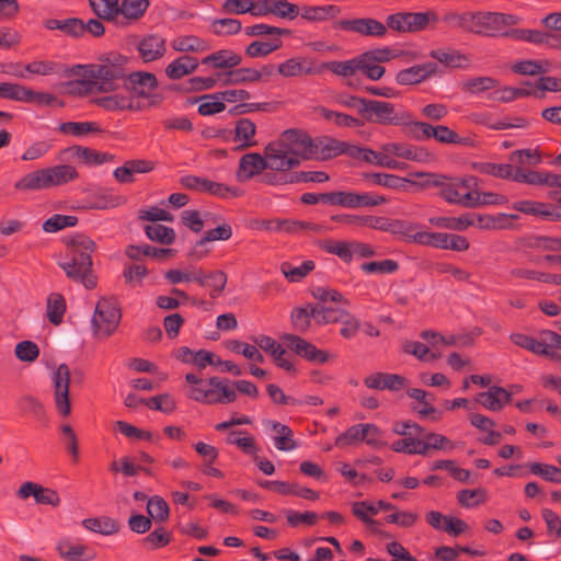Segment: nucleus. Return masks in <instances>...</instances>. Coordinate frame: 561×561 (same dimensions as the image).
<instances>
[{"label":"nucleus","mask_w":561,"mask_h":561,"mask_svg":"<svg viewBox=\"0 0 561 561\" xmlns=\"http://www.w3.org/2000/svg\"><path fill=\"white\" fill-rule=\"evenodd\" d=\"M360 270L367 274H392L399 270V264L393 260L366 262L360 265Z\"/></svg>","instance_id":"63"},{"label":"nucleus","mask_w":561,"mask_h":561,"mask_svg":"<svg viewBox=\"0 0 561 561\" xmlns=\"http://www.w3.org/2000/svg\"><path fill=\"white\" fill-rule=\"evenodd\" d=\"M198 68V61L190 55H182L170 62L165 68V75L171 80H180L191 75Z\"/></svg>","instance_id":"25"},{"label":"nucleus","mask_w":561,"mask_h":561,"mask_svg":"<svg viewBox=\"0 0 561 561\" xmlns=\"http://www.w3.org/2000/svg\"><path fill=\"white\" fill-rule=\"evenodd\" d=\"M483 18L484 35L486 36H495L506 26L515 25L518 23V18L513 14L483 12Z\"/></svg>","instance_id":"23"},{"label":"nucleus","mask_w":561,"mask_h":561,"mask_svg":"<svg viewBox=\"0 0 561 561\" xmlns=\"http://www.w3.org/2000/svg\"><path fill=\"white\" fill-rule=\"evenodd\" d=\"M499 85V81L492 77H477L461 82V90L470 94H479Z\"/></svg>","instance_id":"49"},{"label":"nucleus","mask_w":561,"mask_h":561,"mask_svg":"<svg viewBox=\"0 0 561 561\" xmlns=\"http://www.w3.org/2000/svg\"><path fill=\"white\" fill-rule=\"evenodd\" d=\"M283 46L279 37L270 41H253L245 47V55L250 58L266 57Z\"/></svg>","instance_id":"38"},{"label":"nucleus","mask_w":561,"mask_h":561,"mask_svg":"<svg viewBox=\"0 0 561 561\" xmlns=\"http://www.w3.org/2000/svg\"><path fill=\"white\" fill-rule=\"evenodd\" d=\"M333 28L352 32L365 37H385L387 25L374 18H356L339 20L333 23Z\"/></svg>","instance_id":"8"},{"label":"nucleus","mask_w":561,"mask_h":561,"mask_svg":"<svg viewBox=\"0 0 561 561\" xmlns=\"http://www.w3.org/2000/svg\"><path fill=\"white\" fill-rule=\"evenodd\" d=\"M440 73L442 71L437 64L428 61L400 70L396 75V81L401 85L419 84L432 77L439 76Z\"/></svg>","instance_id":"11"},{"label":"nucleus","mask_w":561,"mask_h":561,"mask_svg":"<svg viewBox=\"0 0 561 561\" xmlns=\"http://www.w3.org/2000/svg\"><path fill=\"white\" fill-rule=\"evenodd\" d=\"M393 449L396 451H403L408 454H426V445L424 437L421 438V435H413L403 437L402 439L396 442L393 444Z\"/></svg>","instance_id":"53"},{"label":"nucleus","mask_w":561,"mask_h":561,"mask_svg":"<svg viewBox=\"0 0 561 561\" xmlns=\"http://www.w3.org/2000/svg\"><path fill=\"white\" fill-rule=\"evenodd\" d=\"M122 318L121 309L113 299L101 298L92 317V329L95 336L110 337L118 328Z\"/></svg>","instance_id":"6"},{"label":"nucleus","mask_w":561,"mask_h":561,"mask_svg":"<svg viewBox=\"0 0 561 561\" xmlns=\"http://www.w3.org/2000/svg\"><path fill=\"white\" fill-rule=\"evenodd\" d=\"M363 108V119L378 125L401 126L409 122V112L386 101L369 99Z\"/></svg>","instance_id":"5"},{"label":"nucleus","mask_w":561,"mask_h":561,"mask_svg":"<svg viewBox=\"0 0 561 561\" xmlns=\"http://www.w3.org/2000/svg\"><path fill=\"white\" fill-rule=\"evenodd\" d=\"M149 4V0H123L119 3V14L130 21H137L145 15Z\"/></svg>","instance_id":"44"},{"label":"nucleus","mask_w":561,"mask_h":561,"mask_svg":"<svg viewBox=\"0 0 561 561\" xmlns=\"http://www.w3.org/2000/svg\"><path fill=\"white\" fill-rule=\"evenodd\" d=\"M187 102L190 104H195L199 102L197 112L202 116L215 115L226 110V104L225 102H222L219 92L196 96L190 99Z\"/></svg>","instance_id":"29"},{"label":"nucleus","mask_w":561,"mask_h":561,"mask_svg":"<svg viewBox=\"0 0 561 561\" xmlns=\"http://www.w3.org/2000/svg\"><path fill=\"white\" fill-rule=\"evenodd\" d=\"M291 169L271 170L263 173L259 182L265 185L279 186L296 183L295 172H289Z\"/></svg>","instance_id":"47"},{"label":"nucleus","mask_w":561,"mask_h":561,"mask_svg":"<svg viewBox=\"0 0 561 561\" xmlns=\"http://www.w3.org/2000/svg\"><path fill=\"white\" fill-rule=\"evenodd\" d=\"M404 128V133L408 137L424 141L433 138V125L425 122H417L412 119V115L409 113V122L401 125Z\"/></svg>","instance_id":"41"},{"label":"nucleus","mask_w":561,"mask_h":561,"mask_svg":"<svg viewBox=\"0 0 561 561\" xmlns=\"http://www.w3.org/2000/svg\"><path fill=\"white\" fill-rule=\"evenodd\" d=\"M55 403L59 414L67 417L70 414L69 385L70 369L67 364H60L53 376Z\"/></svg>","instance_id":"9"},{"label":"nucleus","mask_w":561,"mask_h":561,"mask_svg":"<svg viewBox=\"0 0 561 561\" xmlns=\"http://www.w3.org/2000/svg\"><path fill=\"white\" fill-rule=\"evenodd\" d=\"M242 28L241 21L232 18L217 19L211 23V31L217 36L234 35Z\"/></svg>","instance_id":"58"},{"label":"nucleus","mask_w":561,"mask_h":561,"mask_svg":"<svg viewBox=\"0 0 561 561\" xmlns=\"http://www.w3.org/2000/svg\"><path fill=\"white\" fill-rule=\"evenodd\" d=\"M46 172L45 168L25 174L15 182L14 188L18 191H41L50 187Z\"/></svg>","instance_id":"31"},{"label":"nucleus","mask_w":561,"mask_h":561,"mask_svg":"<svg viewBox=\"0 0 561 561\" xmlns=\"http://www.w3.org/2000/svg\"><path fill=\"white\" fill-rule=\"evenodd\" d=\"M314 267L316 264L311 260L302 262L299 266H293L289 262H284L280 265V271L289 282L297 283L302 280Z\"/></svg>","instance_id":"43"},{"label":"nucleus","mask_w":561,"mask_h":561,"mask_svg":"<svg viewBox=\"0 0 561 561\" xmlns=\"http://www.w3.org/2000/svg\"><path fill=\"white\" fill-rule=\"evenodd\" d=\"M359 442L367 444L378 443V428L370 423L354 425L337 436L335 445L346 447Z\"/></svg>","instance_id":"12"},{"label":"nucleus","mask_w":561,"mask_h":561,"mask_svg":"<svg viewBox=\"0 0 561 561\" xmlns=\"http://www.w3.org/2000/svg\"><path fill=\"white\" fill-rule=\"evenodd\" d=\"M513 391H507L500 386H491L486 391L480 392L476 396L473 403L481 405L486 410L497 412L505 405L512 402Z\"/></svg>","instance_id":"14"},{"label":"nucleus","mask_w":561,"mask_h":561,"mask_svg":"<svg viewBox=\"0 0 561 561\" xmlns=\"http://www.w3.org/2000/svg\"><path fill=\"white\" fill-rule=\"evenodd\" d=\"M188 396L206 404H226L237 399L236 389L230 386V381L219 377L205 379L198 386L191 387Z\"/></svg>","instance_id":"4"},{"label":"nucleus","mask_w":561,"mask_h":561,"mask_svg":"<svg viewBox=\"0 0 561 561\" xmlns=\"http://www.w3.org/2000/svg\"><path fill=\"white\" fill-rule=\"evenodd\" d=\"M256 133V126L250 118H240L236 123L234 140L241 141L236 150L241 151L256 145L253 139Z\"/></svg>","instance_id":"30"},{"label":"nucleus","mask_w":561,"mask_h":561,"mask_svg":"<svg viewBox=\"0 0 561 561\" xmlns=\"http://www.w3.org/2000/svg\"><path fill=\"white\" fill-rule=\"evenodd\" d=\"M439 183L440 185H437V188H439L438 195L445 202L462 207H473L474 203L472 202L471 192H460L458 184L455 183L451 176L443 174V179H439Z\"/></svg>","instance_id":"16"},{"label":"nucleus","mask_w":561,"mask_h":561,"mask_svg":"<svg viewBox=\"0 0 561 561\" xmlns=\"http://www.w3.org/2000/svg\"><path fill=\"white\" fill-rule=\"evenodd\" d=\"M218 80L224 85L254 83L260 81V73L254 68H238L224 73H218Z\"/></svg>","instance_id":"28"},{"label":"nucleus","mask_w":561,"mask_h":561,"mask_svg":"<svg viewBox=\"0 0 561 561\" xmlns=\"http://www.w3.org/2000/svg\"><path fill=\"white\" fill-rule=\"evenodd\" d=\"M319 245L323 251L337 255L346 263H350L353 259L352 242L324 240Z\"/></svg>","instance_id":"52"},{"label":"nucleus","mask_w":561,"mask_h":561,"mask_svg":"<svg viewBox=\"0 0 561 561\" xmlns=\"http://www.w3.org/2000/svg\"><path fill=\"white\" fill-rule=\"evenodd\" d=\"M282 340L290 351L311 363L324 364L329 359L327 352L319 350L316 345L298 335L287 333L282 336Z\"/></svg>","instance_id":"10"},{"label":"nucleus","mask_w":561,"mask_h":561,"mask_svg":"<svg viewBox=\"0 0 561 561\" xmlns=\"http://www.w3.org/2000/svg\"><path fill=\"white\" fill-rule=\"evenodd\" d=\"M428 56L449 68H463L470 61L468 56L454 48L432 49Z\"/></svg>","instance_id":"27"},{"label":"nucleus","mask_w":561,"mask_h":561,"mask_svg":"<svg viewBox=\"0 0 561 561\" xmlns=\"http://www.w3.org/2000/svg\"><path fill=\"white\" fill-rule=\"evenodd\" d=\"M363 179L371 181L376 185L397 191H404L407 188L408 181H410L408 178H401L389 173H363Z\"/></svg>","instance_id":"34"},{"label":"nucleus","mask_w":561,"mask_h":561,"mask_svg":"<svg viewBox=\"0 0 561 561\" xmlns=\"http://www.w3.org/2000/svg\"><path fill=\"white\" fill-rule=\"evenodd\" d=\"M147 237L154 242L170 245L175 241L176 234L173 228L154 224L145 227Z\"/></svg>","instance_id":"45"},{"label":"nucleus","mask_w":561,"mask_h":561,"mask_svg":"<svg viewBox=\"0 0 561 561\" xmlns=\"http://www.w3.org/2000/svg\"><path fill=\"white\" fill-rule=\"evenodd\" d=\"M341 8L334 4L328 5H304L301 18L309 22H323L336 18Z\"/></svg>","instance_id":"32"},{"label":"nucleus","mask_w":561,"mask_h":561,"mask_svg":"<svg viewBox=\"0 0 561 561\" xmlns=\"http://www.w3.org/2000/svg\"><path fill=\"white\" fill-rule=\"evenodd\" d=\"M66 312V300L61 294L53 293L47 299V317L48 320L58 325L62 322Z\"/></svg>","instance_id":"46"},{"label":"nucleus","mask_w":561,"mask_h":561,"mask_svg":"<svg viewBox=\"0 0 561 561\" xmlns=\"http://www.w3.org/2000/svg\"><path fill=\"white\" fill-rule=\"evenodd\" d=\"M84 528L104 536H111L119 530V525L111 517H91L82 522Z\"/></svg>","instance_id":"42"},{"label":"nucleus","mask_w":561,"mask_h":561,"mask_svg":"<svg viewBox=\"0 0 561 561\" xmlns=\"http://www.w3.org/2000/svg\"><path fill=\"white\" fill-rule=\"evenodd\" d=\"M78 224V218L71 215L56 214L43 224V230L46 232H56L67 227H75Z\"/></svg>","instance_id":"60"},{"label":"nucleus","mask_w":561,"mask_h":561,"mask_svg":"<svg viewBox=\"0 0 561 561\" xmlns=\"http://www.w3.org/2000/svg\"><path fill=\"white\" fill-rule=\"evenodd\" d=\"M227 347L234 353L242 354L245 358L256 363H263L264 356L260 353L256 346L231 340L228 342Z\"/></svg>","instance_id":"62"},{"label":"nucleus","mask_w":561,"mask_h":561,"mask_svg":"<svg viewBox=\"0 0 561 561\" xmlns=\"http://www.w3.org/2000/svg\"><path fill=\"white\" fill-rule=\"evenodd\" d=\"M272 432L274 434V443L277 449L287 451L296 447V443L293 438V431L288 426L280 423H274Z\"/></svg>","instance_id":"50"},{"label":"nucleus","mask_w":561,"mask_h":561,"mask_svg":"<svg viewBox=\"0 0 561 561\" xmlns=\"http://www.w3.org/2000/svg\"><path fill=\"white\" fill-rule=\"evenodd\" d=\"M93 102L98 106H100L106 111H124V110L133 111L136 108L134 106L133 99L125 96V95H119V94L96 98L93 100Z\"/></svg>","instance_id":"39"},{"label":"nucleus","mask_w":561,"mask_h":561,"mask_svg":"<svg viewBox=\"0 0 561 561\" xmlns=\"http://www.w3.org/2000/svg\"><path fill=\"white\" fill-rule=\"evenodd\" d=\"M552 173L527 171L523 168H514L512 180L519 183H527L531 185H548L551 186Z\"/></svg>","instance_id":"36"},{"label":"nucleus","mask_w":561,"mask_h":561,"mask_svg":"<svg viewBox=\"0 0 561 561\" xmlns=\"http://www.w3.org/2000/svg\"><path fill=\"white\" fill-rule=\"evenodd\" d=\"M124 87L138 98H149L151 91L158 88V80L152 72L128 70Z\"/></svg>","instance_id":"15"},{"label":"nucleus","mask_w":561,"mask_h":561,"mask_svg":"<svg viewBox=\"0 0 561 561\" xmlns=\"http://www.w3.org/2000/svg\"><path fill=\"white\" fill-rule=\"evenodd\" d=\"M310 139L305 130L286 129L277 140L267 144V151L276 156L279 170L295 169L301 161L310 160Z\"/></svg>","instance_id":"3"},{"label":"nucleus","mask_w":561,"mask_h":561,"mask_svg":"<svg viewBox=\"0 0 561 561\" xmlns=\"http://www.w3.org/2000/svg\"><path fill=\"white\" fill-rule=\"evenodd\" d=\"M510 162L513 168L523 165H537L541 162L540 153L533 149H519L510 154Z\"/></svg>","instance_id":"54"},{"label":"nucleus","mask_w":561,"mask_h":561,"mask_svg":"<svg viewBox=\"0 0 561 561\" xmlns=\"http://www.w3.org/2000/svg\"><path fill=\"white\" fill-rule=\"evenodd\" d=\"M58 130L66 135L83 136L89 133L100 131V128L93 122H66L58 126Z\"/></svg>","instance_id":"57"},{"label":"nucleus","mask_w":561,"mask_h":561,"mask_svg":"<svg viewBox=\"0 0 561 561\" xmlns=\"http://www.w3.org/2000/svg\"><path fill=\"white\" fill-rule=\"evenodd\" d=\"M275 157L272 152L267 151V145L264 148V156L259 152L243 154L239 160L236 172L238 181L245 182L256 175H262V172L267 169L279 170Z\"/></svg>","instance_id":"7"},{"label":"nucleus","mask_w":561,"mask_h":561,"mask_svg":"<svg viewBox=\"0 0 561 561\" xmlns=\"http://www.w3.org/2000/svg\"><path fill=\"white\" fill-rule=\"evenodd\" d=\"M364 385L370 389L398 391L405 387L407 378L397 374L376 373L366 377Z\"/></svg>","instance_id":"22"},{"label":"nucleus","mask_w":561,"mask_h":561,"mask_svg":"<svg viewBox=\"0 0 561 561\" xmlns=\"http://www.w3.org/2000/svg\"><path fill=\"white\" fill-rule=\"evenodd\" d=\"M25 94L26 99H24V103L48 106L57 105L59 107H62L65 105L62 101H58L57 98L51 93L36 92L31 88H26Z\"/></svg>","instance_id":"61"},{"label":"nucleus","mask_w":561,"mask_h":561,"mask_svg":"<svg viewBox=\"0 0 561 561\" xmlns=\"http://www.w3.org/2000/svg\"><path fill=\"white\" fill-rule=\"evenodd\" d=\"M49 186H59L78 179L79 173L76 168L69 164H59L46 168Z\"/></svg>","instance_id":"33"},{"label":"nucleus","mask_w":561,"mask_h":561,"mask_svg":"<svg viewBox=\"0 0 561 561\" xmlns=\"http://www.w3.org/2000/svg\"><path fill=\"white\" fill-rule=\"evenodd\" d=\"M408 179H410L408 184L425 190L440 185L439 179H443V174L433 172H412Z\"/></svg>","instance_id":"59"},{"label":"nucleus","mask_w":561,"mask_h":561,"mask_svg":"<svg viewBox=\"0 0 561 561\" xmlns=\"http://www.w3.org/2000/svg\"><path fill=\"white\" fill-rule=\"evenodd\" d=\"M137 50L145 62L158 60L167 51L165 38L158 34L146 35L138 42Z\"/></svg>","instance_id":"19"},{"label":"nucleus","mask_w":561,"mask_h":561,"mask_svg":"<svg viewBox=\"0 0 561 561\" xmlns=\"http://www.w3.org/2000/svg\"><path fill=\"white\" fill-rule=\"evenodd\" d=\"M171 46L180 53H196L206 48L205 41L195 35L179 36L172 41Z\"/></svg>","instance_id":"51"},{"label":"nucleus","mask_w":561,"mask_h":561,"mask_svg":"<svg viewBox=\"0 0 561 561\" xmlns=\"http://www.w3.org/2000/svg\"><path fill=\"white\" fill-rule=\"evenodd\" d=\"M430 222L439 228H446L457 231L466 230L468 227L473 226L476 222L471 215L466 214L458 218L456 217H432Z\"/></svg>","instance_id":"40"},{"label":"nucleus","mask_w":561,"mask_h":561,"mask_svg":"<svg viewBox=\"0 0 561 561\" xmlns=\"http://www.w3.org/2000/svg\"><path fill=\"white\" fill-rule=\"evenodd\" d=\"M254 342L261 350L268 353L273 357L275 364L279 368H283L284 370L291 374L296 373L294 364L288 358H286V350L273 337L267 335H260L255 339Z\"/></svg>","instance_id":"17"},{"label":"nucleus","mask_w":561,"mask_h":561,"mask_svg":"<svg viewBox=\"0 0 561 561\" xmlns=\"http://www.w3.org/2000/svg\"><path fill=\"white\" fill-rule=\"evenodd\" d=\"M278 72L284 77H297L321 73V68L305 58H290L278 66Z\"/></svg>","instance_id":"24"},{"label":"nucleus","mask_w":561,"mask_h":561,"mask_svg":"<svg viewBox=\"0 0 561 561\" xmlns=\"http://www.w3.org/2000/svg\"><path fill=\"white\" fill-rule=\"evenodd\" d=\"M433 138L446 145H462L472 147L474 141L470 137H460L456 131L445 125L433 126Z\"/></svg>","instance_id":"35"},{"label":"nucleus","mask_w":561,"mask_h":561,"mask_svg":"<svg viewBox=\"0 0 561 561\" xmlns=\"http://www.w3.org/2000/svg\"><path fill=\"white\" fill-rule=\"evenodd\" d=\"M358 56L346 60V61H328L323 62L322 65L318 66L321 68V71L323 69L330 70L333 73L342 77H351L355 75L356 71H358Z\"/></svg>","instance_id":"56"},{"label":"nucleus","mask_w":561,"mask_h":561,"mask_svg":"<svg viewBox=\"0 0 561 561\" xmlns=\"http://www.w3.org/2000/svg\"><path fill=\"white\" fill-rule=\"evenodd\" d=\"M65 156L78 158L89 165H100L114 159V156L108 152H100L92 148L77 145L64 149L60 152V160H64Z\"/></svg>","instance_id":"18"},{"label":"nucleus","mask_w":561,"mask_h":561,"mask_svg":"<svg viewBox=\"0 0 561 561\" xmlns=\"http://www.w3.org/2000/svg\"><path fill=\"white\" fill-rule=\"evenodd\" d=\"M101 64L78 65L73 72L85 80L78 83L85 85L89 92H112L119 88V81L126 79L129 58L117 53H110L100 58Z\"/></svg>","instance_id":"1"},{"label":"nucleus","mask_w":561,"mask_h":561,"mask_svg":"<svg viewBox=\"0 0 561 561\" xmlns=\"http://www.w3.org/2000/svg\"><path fill=\"white\" fill-rule=\"evenodd\" d=\"M407 394L417 402V405H414L413 409L417 412L421 419H425L430 414L436 412L433 404L428 402L427 391L419 388H410L407 390Z\"/></svg>","instance_id":"48"},{"label":"nucleus","mask_w":561,"mask_h":561,"mask_svg":"<svg viewBox=\"0 0 561 561\" xmlns=\"http://www.w3.org/2000/svg\"><path fill=\"white\" fill-rule=\"evenodd\" d=\"M147 513L151 520L163 523L168 520L170 515L169 505L161 496H152L147 502Z\"/></svg>","instance_id":"55"},{"label":"nucleus","mask_w":561,"mask_h":561,"mask_svg":"<svg viewBox=\"0 0 561 561\" xmlns=\"http://www.w3.org/2000/svg\"><path fill=\"white\" fill-rule=\"evenodd\" d=\"M344 141L329 137L321 136L310 139V160L325 161L342 154Z\"/></svg>","instance_id":"13"},{"label":"nucleus","mask_w":561,"mask_h":561,"mask_svg":"<svg viewBox=\"0 0 561 561\" xmlns=\"http://www.w3.org/2000/svg\"><path fill=\"white\" fill-rule=\"evenodd\" d=\"M272 14L282 18L294 20L299 14V7L287 0H272Z\"/></svg>","instance_id":"64"},{"label":"nucleus","mask_w":561,"mask_h":561,"mask_svg":"<svg viewBox=\"0 0 561 561\" xmlns=\"http://www.w3.org/2000/svg\"><path fill=\"white\" fill-rule=\"evenodd\" d=\"M242 57L231 49L217 50L202 59L203 65H211L217 69H230L238 67Z\"/></svg>","instance_id":"26"},{"label":"nucleus","mask_w":561,"mask_h":561,"mask_svg":"<svg viewBox=\"0 0 561 561\" xmlns=\"http://www.w3.org/2000/svg\"><path fill=\"white\" fill-rule=\"evenodd\" d=\"M513 209L524 213L526 215H533L543 219H561V211H559L558 208H553L551 204L534 201H518L513 204Z\"/></svg>","instance_id":"21"},{"label":"nucleus","mask_w":561,"mask_h":561,"mask_svg":"<svg viewBox=\"0 0 561 561\" xmlns=\"http://www.w3.org/2000/svg\"><path fill=\"white\" fill-rule=\"evenodd\" d=\"M69 261L58 265L72 282L82 284L87 289L98 285V277L93 272L92 253L96 250L95 242L83 233H76L64 240Z\"/></svg>","instance_id":"2"},{"label":"nucleus","mask_w":561,"mask_h":561,"mask_svg":"<svg viewBox=\"0 0 561 561\" xmlns=\"http://www.w3.org/2000/svg\"><path fill=\"white\" fill-rule=\"evenodd\" d=\"M94 14L104 21H115L119 15V0H89Z\"/></svg>","instance_id":"37"},{"label":"nucleus","mask_w":561,"mask_h":561,"mask_svg":"<svg viewBox=\"0 0 561 561\" xmlns=\"http://www.w3.org/2000/svg\"><path fill=\"white\" fill-rule=\"evenodd\" d=\"M194 282L202 287H210L209 296L215 299L225 290L228 277L227 274L220 270L207 272L203 268H198L196 270Z\"/></svg>","instance_id":"20"}]
</instances>
